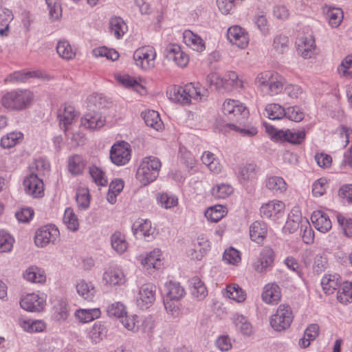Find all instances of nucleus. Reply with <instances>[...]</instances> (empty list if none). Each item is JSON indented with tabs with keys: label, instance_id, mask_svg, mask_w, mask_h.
<instances>
[{
	"label": "nucleus",
	"instance_id": "nucleus-1",
	"mask_svg": "<svg viewBox=\"0 0 352 352\" xmlns=\"http://www.w3.org/2000/svg\"><path fill=\"white\" fill-rule=\"evenodd\" d=\"M208 95V89L199 82H190L184 86L171 85L166 90V96L170 100L183 105L190 104L192 99L206 100Z\"/></svg>",
	"mask_w": 352,
	"mask_h": 352
},
{
	"label": "nucleus",
	"instance_id": "nucleus-2",
	"mask_svg": "<svg viewBox=\"0 0 352 352\" xmlns=\"http://www.w3.org/2000/svg\"><path fill=\"white\" fill-rule=\"evenodd\" d=\"M285 79L278 73L272 71H264L258 73L255 79L254 85L265 95L276 96L281 93Z\"/></svg>",
	"mask_w": 352,
	"mask_h": 352
},
{
	"label": "nucleus",
	"instance_id": "nucleus-3",
	"mask_svg": "<svg viewBox=\"0 0 352 352\" xmlns=\"http://www.w3.org/2000/svg\"><path fill=\"white\" fill-rule=\"evenodd\" d=\"M32 100L33 94L28 90H12L3 95L1 104L8 110L21 111L28 108Z\"/></svg>",
	"mask_w": 352,
	"mask_h": 352
},
{
	"label": "nucleus",
	"instance_id": "nucleus-4",
	"mask_svg": "<svg viewBox=\"0 0 352 352\" xmlns=\"http://www.w3.org/2000/svg\"><path fill=\"white\" fill-rule=\"evenodd\" d=\"M160 168L161 162L157 157H144L137 170L136 178L142 185L146 186L157 179Z\"/></svg>",
	"mask_w": 352,
	"mask_h": 352
},
{
	"label": "nucleus",
	"instance_id": "nucleus-5",
	"mask_svg": "<svg viewBox=\"0 0 352 352\" xmlns=\"http://www.w3.org/2000/svg\"><path fill=\"white\" fill-rule=\"evenodd\" d=\"M294 314L291 307L288 305H280L275 314L270 317V325L273 329L278 332L288 329L293 320Z\"/></svg>",
	"mask_w": 352,
	"mask_h": 352
},
{
	"label": "nucleus",
	"instance_id": "nucleus-6",
	"mask_svg": "<svg viewBox=\"0 0 352 352\" xmlns=\"http://www.w3.org/2000/svg\"><path fill=\"white\" fill-rule=\"evenodd\" d=\"M156 56V51L151 45L138 48L133 56L135 65L145 71L150 70L155 67Z\"/></svg>",
	"mask_w": 352,
	"mask_h": 352
},
{
	"label": "nucleus",
	"instance_id": "nucleus-7",
	"mask_svg": "<svg viewBox=\"0 0 352 352\" xmlns=\"http://www.w3.org/2000/svg\"><path fill=\"white\" fill-rule=\"evenodd\" d=\"M222 111L228 119L236 121L247 117L249 114L248 109L239 100L232 99H227L223 102Z\"/></svg>",
	"mask_w": 352,
	"mask_h": 352
},
{
	"label": "nucleus",
	"instance_id": "nucleus-8",
	"mask_svg": "<svg viewBox=\"0 0 352 352\" xmlns=\"http://www.w3.org/2000/svg\"><path fill=\"white\" fill-rule=\"evenodd\" d=\"M275 257L274 250L270 246H265L261 250L258 258L252 263V267L258 273H265L273 267Z\"/></svg>",
	"mask_w": 352,
	"mask_h": 352
},
{
	"label": "nucleus",
	"instance_id": "nucleus-9",
	"mask_svg": "<svg viewBox=\"0 0 352 352\" xmlns=\"http://www.w3.org/2000/svg\"><path fill=\"white\" fill-rule=\"evenodd\" d=\"M58 236L59 230L54 226H44L36 231L34 243L37 247L43 248L50 243H54Z\"/></svg>",
	"mask_w": 352,
	"mask_h": 352
},
{
	"label": "nucleus",
	"instance_id": "nucleus-10",
	"mask_svg": "<svg viewBox=\"0 0 352 352\" xmlns=\"http://www.w3.org/2000/svg\"><path fill=\"white\" fill-rule=\"evenodd\" d=\"M272 131L271 132L272 137L281 142H287L292 144H301L305 140L306 132L305 130H276L273 126H271Z\"/></svg>",
	"mask_w": 352,
	"mask_h": 352
},
{
	"label": "nucleus",
	"instance_id": "nucleus-11",
	"mask_svg": "<svg viewBox=\"0 0 352 352\" xmlns=\"http://www.w3.org/2000/svg\"><path fill=\"white\" fill-rule=\"evenodd\" d=\"M110 159L117 166H122L127 164L131 159L129 144L125 142L114 144L110 151Z\"/></svg>",
	"mask_w": 352,
	"mask_h": 352
},
{
	"label": "nucleus",
	"instance_id": "nucleus-12",
	"mask_svg": "<svg viewBox=\"0 0 352 352\" xmlns=\"http://www.w3.org/2000/svg\"><path fill=\"white\" fill-rule=\"evenodd\" d=\"M25 192L33 197L38 198L44 195V184L37 174L30 173L23 180Z\"/></svg>",
	"mask_w": 352,
	"mask_h": 352
},
{
	"label": "nucleus",
	"instance_id": "nucleus-13",
	"mask_svg": "<svg viewBox=\"0 0 352 352\" xmlns=\"http://www.w3.org/2000/svg\"><path fill=\"white\" fill-rule=\"evenodd\" d=\"M230 42L241 49L245 48L249 43V36L245 29L238 25L230 27L227 33Z\"/></svg>",
	"mask_w": 352,
	"mask_h": 352
},
{
	"label": "nucleus",
	"instance_id": "nucleus-14",
	"mask_svg": "<svg viewBox=\"0 0 352 352\" xmlns=\"http://www.w3.org/2000/svg\"><path fill=\"white\" fill-rule=\"evenodd\" d=\"M297 51L304 58H310L316 50L315 40L312 35L302 36L296 38Z\"/></svg>",
	"mask_w": 352,
	"mask_h": 352
},
{
	"label": "nucleus",
	"instance_id": "nucleus-15",
	"mask_svg": "<svg viewBox=\"0 0 352 352\" xmlns=\"http://www.w3.org/2000/svg\"><path fill=\"white\" fill-rule=\"evenodd\" d=\"M284 208L285 204L283 201L274 200L263 204L260 208V214L263 218L275 221L279 218Z\"/></svg>",
	"mask_w": 352,
	"mask_h": 352
},
{
	"label": "nucleus",
	"instance_id": "nucleus-16",
	"mask_svg": "<svg viewBox=\"0 0 352 352\" xmlns=\"http://www.w3.org/2000/svg\"><path fill=\"white\" fill-rule=\"evenodd\" d=\"M155 299V286L153 284L143 285L139 291V298L138 305L142 309L148 308Z\"/></svg>",
	"mask_w": 352,
	"mask_h": 352
},
{
	"label": "nucleus",
	"instance_id": "nucleus-17",
	"mask_svg": "<svg viewBox=\"0 0 352 352\" xmlns=\"http://www.w3.org/2000/svg\"><path fill=\"white\" fill-rule=\"evenodd\" d=\"M132 232L134 235L140 234L145 240L150 241L155 239L156 230L152 227L151 222L149 220H142L139 222H135L132 226Z\"/></svg>",
	"mask_w": 352,
	"mask_h": 352
},
{
	"label": "nucleus",
	"instance_id": "nucleus-18",
	"mask_svg": "<svg viewBox=\"0 0 352 352\" xmlns=\"http://www.w3.org/2000/svg\"><path fill=\"white\" fill-rule=\"evenodd\" d=\"M166 56L169 60H173L179 67L184 68L189 62L188 55L182 50L180 46L170 44L166 47Z\"/></svg>",
	"mask_w": 352,
	"mask_h": 352
},
{
	"label": "nucleus",
	"instance_id": "nucleus-19",
	"mask_svg": "<svg viewBox=\"0 0 352 352\" xmlns=\"http://www.w3.org/2000/svg\"><path fill=\"white\" fill-rule=\"evenodd\" d=\"M311 220L315 228L322 233L327 232L332 227V223L328 214L320 210L313 212Z\"/></svg>",
	"mask_w": 352,
	"mask_h": 352
},
{
	"label": "nucleus",
	"instance_id": "nucleus-20",
	"mask_svg": "<svg viewBox=\"0 0 352 352\" xmlns=\"http://www.w3.org/2000/svg\"><path fill=\"white\" fill-rule=\"evenodd\" d=\"M53 317L58 322L65 321L70 315V307L63 298H57L53 301Z\"/></svg>",
	"mask_w": 352,
	"mask_h": 352
},
{
	"label": "nucleus",
	"instance_id": "nucleus-21",
	"mask_svg": "<svg viewBox=\"0 0 352 352\" xmlns=\"http://www.w3.org/2000/svg\"><path fill=\"white\" fill-rule=\"evenodd\" d=\"M264 184L267 190L276 195L285 193L287 189V184L285 180L280 176L267 175Z\"/></svg>",
	"mask_w": 352,
	"mask_h": 352
},
{
	"label": "nucleus",
	"instance_id": "nucleus-22",
	"mask_svg": "<svg viewBox=\"0 0 352 352\" xmlns=\"http://www.w3.org/2000/svg\"><path fill=\"white\" fill-rule=\"evenodd\" d=\"M20 305L22 309L30 312L40 311L43 308V301L36 294H30L21 298Z\"/></svg>",
	"mask_w": 352,
	"mask_h": 352
},
{
	"label": "nucleus",
	"instance_id": "nucleus-23",
	"mask_svg": "<svg viewBox=\"0 0 352 352\" xmlns=\"http://www.w3.org/2000/svg\"><path fill=\"white\" fill-rule=\"evenodd\" d=\"M210 242L206 237L203 236H198L193 248L189 250V256L192 259L200 261L210 250Z\"/></svg>",
	"mask_w": 352,
	"mask_h": 352
},
{
	"label": "nucleus",
	"instance_id": "nucleus-24",
	"mask_svg": "<svg viewBox=\"0 0 352 352\" xmlns=\"http://www.w3.org/2000/svg\"><path fill=\"white\" fill-rule=\"evenodd\" d=\"M103 280L110 285H120L124 283L125 276L118 267H109L103 274Z\"/></svg>",
	"mask_w": 352,
	"mask_h": 352
},
{
	"label": "nucleus",
	"instance_id": "nucleus-25",
	"mask_svg": "<svg viewBox=\"0 0 352 352\" xmlns=\"http://www.w3.org/2000/svg\"><path fill=\"white\" fill-rule=\"evenodd\" d=\"M232 321L237 331L242 335L250 336L253 333V327L249 320L242 314H234L232 317Z\"/></svg>",
	"mask_w": 352,
	"mask_h": 352
},
{
	"label": "nucleus",
	"instance_id": "nucleus-26",
	"mask_svg": "<svg viewBox=\"0 0 352 352\" xmlns=\"http://www.w3.org/2000/svg\"><path fill=\"white\" fill-rule=\"evenodd\" d=\"M280 288L276 283L267 284L262 294V298L267 304L277 303L280 300Z\"/></svg>",
	"mask_w": 352,
	"mask_h": 352
},
{
	"label": "nucleus",
	"instance_id": "nucleus-27",
	"mask_svg": "<svg viewBox=\"0 0 352 352\" xmlns=\"http://www.w3.org/2000/svg\"><path fill=\"white\" fill-rule=\"evenodd\" d=\"M267 225L262 221H256L250 227V239L258 244L263 243L267 235Z\"/></svg>",
	"mask_w": 352,
	"mask_h": 352
},
{
	"label": "nucleus",
	"instance_id": "nucleus-28",
	"mask_svg": "<svg viewBox=\"0 0 352 352\" xmlns=\"http://www.w3.org/2000/svg\"><path fill=\"white\" fill-rule=\"evenodd\" d=\"M141 264L147 269H158L162 265L161 251L159 249L153 250L145 256H140Z\"/></svg>",
	"mask_w": 352,
	"mask_h": 352
},
{
	"label": "nucleus",
	"instance_id": "nucleus-29",
	"mask_svg": "<svg viewBox=\"0 0 352 352\" xmlns=\"http://www.w3.org/2000/svg\"><path fill=\"white\" fill-rule=\"evenodd\" d=\"M166 295L164 298L180 300L185 295L186 291L179 283L170 280L165 284Z\"/></svg>",
	"mask_w": 352,
	"mask_h": 352
},
{
	"label": "nucleus",
	"instance_id": "nucleus-30",
	"mask_svg": "<svg viewBox=\"0 0 352 352\" xmlns=\"http://www.w3.org/2000/svg\"><path fill=\"white\" fill-rule=\"evenodd\" d=\"M76 117V113L72 106L65 105L63 109L60 108L58 113L60 125L63 128L64 131L67 129V126L73 122Z\"/></svg>",
	"mask_w": 352,
	"mask_h": 352
},
{
	"label": "nucleus",
	"instance_id": "nucleus-31",
	"mask_svg": "<svg viewBox=\"0 0 352 352\" xmlns=\"http://www.w3.org/2000/svg\"><path fill=\"white\" fill-rule=\"evenodd\" d=\"M320 327L318 324H311L305 329L304 336L300 339L299 345L301 348L308 347L311 342L319 336Z\"/></svg>",
	"mask_w": 352,
	"mask_h": 352
},
{
	"label": "nucleus",
	"instance_id": "nucleus-32",
	"mask_svg": "<svg viewBox=\"0 0 352 352\" xmlns=\"http://www.w3.org/2000/svg\"><path fill=\"white\" fill-rule=\"evenodd\" d=\"M86 166V161L80 155H73L68 159V170L73 175L82 174Z\"/></svg>",
	"mask_w": 352,
	"mask_h": 352
},
{
	"label": "nucleus",
	"instance_id": "nucleus-33",
	"mask_svg": "<svg viewBox=\"0 0 352 352\" xmlns=\"http://www.w3.org/2000/svg\"><path fill=\"white\" fill-rule=\"evenodd\" d=\"M145 124L156 131H160L163 128V122L157 111L154 110H148L142 113Z\"/></svg>",
	"mask_w": 352,
	"mask_h": 352
},
{
	"label": "nucleus",
	"instance_id": "nucleus-34",
	"mask_svg": "<svg viewBox=\"0 0 352 352\" xmlns=\"http://www.w3.org/2000/svg\"><path fill=\"white\" fill-rule=\"evenodd\" d=\"M23 276L27 280L36 283H43L46 280L44 270L34 265L29 267Z\"/></svg>",
	"mask_w": 352,
	"mask_h": 352
},
{
	"label": "nucleus",
	"instance_id": "nucleus-35",
	"mask_svg": "<svg viewBox=\"0 0 352 352\" xmlns=\"http://www.w3.org/2000/svg\"><path fill=\"white\" fill-rule=\"evenodd\" d=\"M82 124L88 129H95L104 125V120L97 112L88 113L81 119Z\"/></svg>",
	"mask_w": 352,
	"mask_h": 352
},
{
	"label": "nucleus",
	"instance_id": "nucleus-36",
	"mask_svg": "<svg viewBox=\"0 0 352 352\" xmlns=\"http://www.w3.org/2000/svg\"><path fill=\"white\" fill-rule=\"evenodd\" d=\"M101 311L98 308L83 309L76 310V317L82 322H89L100 316Z\"/></svg>",
	"mask_w": 352,
	"mask_h": 352
},
{
	"label": "nucleus",
	"instance_id": "nucleus-37",
	"mask_svg": "<svg viewBox=\"0 0 352 352\" xmlns=\"http://www.w3.org/2000/svg\"><path fill=\"white\" fill-rule=\"evenodd\" d=\"M184 39L187 45L195 51L201 52L206 48L203 39L198 35L193 34L191 31L184 33Z\"/></svg>",
	"mask_w": 352,
	"mask_h": 352
},
{
	"label": "nucleus",
	"instance_id": "nucleus-38",
	"mask_svg": "<svg viewBox=\"0 0 352 352\" xmlns=\"http://www.w3.org/2000/svg\"><path fill=\"white\" fill-rule=\"evenodd\" d=\"M338 300L344 305L352 302V282L345 281L337 293Z\"/></svg>",
	"mask_w": 352,
	"mask_h": 352
},
{
	"label": "nucleus",
	"instance_id": "nucleus-39",
	"mask_svg": "<svg viewBox=\"0 0 352 352\" xmlns=\"http://www.w3.org/2000/svg\"><path fill=\"white\" fill-rule=\"evenodd\" d=\"M226 296L237 302H242L246 299V293L237 284L233 283L226 287Z\"/></svg>",
	"mask_w": 352,
	"mask_h": 352
},
{
	"label": "nucleus",
	"instance_id": "nucleus-40",
	"mask_svg": "<svg viewBox=\"0 0 352 352\" xmlns=\"http://www.w3.org/2000/svg\"><path fill=\"white\" fill-rule=\"evenodd\" d=\"M321 285L325 294H331L337 289L340 283L338 274L325 275L321 280Z\"/></svg>",
	"mask_w": 352,
	"mask_h": 352
},
{
	"label": "nucleus",
	"instance_id": "nucleus-41",
	"mask_svg": "<svg viewBox=\"0 0 352 352\" xmlns=\"http://www.w3.org/2000/svg\"><path fill=\"white\" fill-rule=\"evenodd\" d=\"M23 138L21 132L13 131L3 136L0 144L3 148H10L19 144Z\"/></svg>",
	"mask_w": 352,
	"mask_h": 352
},
{
	"label": "nucleus",
	"instance_id": "nucleus-42",
	"mask_svg": "<svg viewBox=\"0 0 352 352\" xmlns=\"http://www.w3.org/2000/svg\"><path fill=\"white\" fill-rule=\"evenodd\" d=\"M76 290L78 294L84 299L89 301L93 300L96 289L90 283H86L84 280L80 281L76 285Z\"/></svg>",
	"mask_w": 352,
	"mask_h": 352
},
{
	"label": "nucleus",
	"instance_id": "nucleus-43",
	"mask_svg": "<svg viewBox=\"0 0 352 352\" xmlns=\"http://www.w3.org/2000/svg\"><path fill=\"white\" fill-rule=\"evenodd\" d=\"M191 284L192 294L194 297L197 298L198 300H203L207 296V288L204 282H202L199 278L197 276L193 277L191 279Z\"/></svg>",
	"mask_w": 352,
	"mask_h": 352
},
{
	"label": "nucleus",
	"instance_id": "nucleus-44",
	"mask_svg": "<svg viewBox=\"0 0 352 352\" xmlns=\"http://www.w3.org/2000/svg\"><path fill=\"white\" fill-rule=\"evenodd\" d=\"M201 161L210 171L219 173L221 170V166L214 155L210 151H205L201 156Z\"/></svg>",
	"mask_w": 352,
	"mask_h": 352
},
{
	"label": "nucleus",
	"instance_id": "nucleus-45",
	"mask_svg": "<svg viewBox=\"0 0 352 352\" xmlns=\"http://www.w3.org/2000/svg\"><path fill=\"white\" fill-rule=\"evenodd\" d=\"M111 247L118 253H123L127 248L125 236L119 231L115 232L111 236Z\"/></svg>",
	"mask_w": 352,
	"mask_h": 352
},
{
	"label": "nucleus",
	"instance_id": "nucleus-46",
	"mask_svg": "<svg viewBox=\"0 0 352 352\" xmlns=\"http://www.w3.org/2000/svg\"><path fill=\"white\" fill-rule=\"evenodd\" d=\"M119 83L126 88H131L139 93L145 90V87L138 82L133 77L129 75H120L116 77Z\"/></svg>",
	"mask_w": 352,
	"mask_h": 352
},
{
	"label": "nucleus",
	"instance_id": "nucleus-47",
	"mask_svg": "<svg viewBox=\"0 0 352 352\" xmlns=\"http://www.w3.org/2000/svg\"><path fill=\"white\" fill-rule=\"evenodd\" d=\"M105 326L100 322H96L89 333V337L93 343L100 342L107 335Z\"/></svg>",
	"mask_w": 352,
	"mask_h": 352
},
{
	"label": "nucleus",
	"instance_id": "nucleus-48",
	"mask_svg": "<svg viewBox=\"0 0 352 352\" xmlns=\"http://www.w3.org/2000/svg\"><path fill=\"white\" fill-rule=\"evenodd\" d=\"M266 116L272 120H280L285 116V109L278 104H269L265 109Z\"/></svg>",
	"mask_w": 352,
	"mask_h": 352
},
{
	"label": "nucleus",
	"instance_id": "nucleus-49",
	"mask_svg": "<svg viewBox=\"0 0 352 352\" xmlns=\"http://www.w3.org/2000/svg\"><path fill=\"white\" fill-rule=\"evenodd\" d=\"M157 201L162 208L170 209L178 204V198L174 195L162 192L157 195Z\"/></svg>",
	"mask_w": 352,
	"mask_h": 352
},
{
	"label": "nucleus",
	"instance_id": "nucleus-50",
	"mask_svg": "<svg viewBox=\"0 0 352 352\" xmlns=\"http://www.w3.org/2000/svg\"><path fill=\"white\" fill-rule=\"evenodd\" d=\"M63 222L69 230L75 232L78 230V219L70 207L67 208L65 210Z\"/></svg>",
	"mask_w": 352,
	"mask_h": 352
},
{
	"label": "nucleus",
	"instance_id": "nucleus-51",
	"mask_svg": "<svg viewBox=\"0 0 352 352\" xmlns=\"http://www.w3.org/2000/svg\"><path fill=\"white\" fill-rule=\"evenodd\" d=\"M89 173L96 185L101 186L107 185L108 180L105 177V173L98 166L96 165L89 166Z\"/></svg>",
	"mask_w": 352,
	"mask_h": 352
},
{
	"label": "nucleus",
	"instance_id": "nucleus-52",
	"mask_svg": "<svg viewBox=\"0 0 352 352\" xmlns=\"http://www.w3.org/2000/svg\"><path fill=\"white\" fill-rule=\"evenodd\" d=\"M226 214L225 208L221 205H216L210 207L205 212V216L208 220L212 222L220 221Z\"/></svg>",
	"mask_w": 352,
	"mask_h": 352
},
{
	"label": "nucleus",
	"instance_id": "nucleus-53",
	"mask_svg": "<svg viewBox=\"0 0 352 352\" xmlns=\"http://www.w3.org/2000/svg\"><path fill=\"white\" fill-rule=\"evenodd\" d=\"M56 52L63 59L70 60L76 56V52L67 41H60L56 46Z\"/></svg>",
	"mask_w": 352,
	"mask_h": 352
},
{
	"label": "nucleus",
	"instance_id": "nucleus-54",
	"mask_svg": "<svg viewBox=\"0 0 352 352\" xmlns=\"http://www.w3.org/2000/svg\"><path fill=\"white\" fill-rule=\"evenodd\" d=\"M224 85L223 89H227L229 85L234 88H242L243 81L239 78L238 74L234 71H228L222 77Z\"/></svg>",
	"mask_w": 352,
	"mask_h": 352
},
{
	"label": "nucleus",
	"instance_id": "nucleus-55",
	"mask_svg": "<svg viewBox=\"0 0 352 352\" xmlns=\"http://www.w3.org/2000/svg\"><path fill=\"white\" fill-rule=\"evenodd\" d=\"M126 307L120 302H116L109 305L107 308V315L110 318L120 319L126 314Z\"/></svg>",
	"mask_w": 352,
	"mask_h": 352
},
{
	"label": "nucleus",
	"instance_id": "nucleus-56",
	"mask_svg": "<svg viewBox=\"0 0 352 352\" xmlns=\"http://www.w3.org/2000/svg\"><path fill=\"white\" fill-rule=\"evenodd\" d=\"M164 305L167 314L173 318H178L181 315L179 300L164 298Z\"/></svg>",
	"mask_w": 352,
	"mask_h": 352
},
{
	"label": "nucleus",
	"instance_id": "nucleus-57",
	"mask_svg": "<svg viewBox=\"0 0 352 352\" xmlns=\"http://www.w3.org/2000/svg\"><path fill=\"white\" fill-rule=\"evenodd\" d=\"M233 192V188L226 184H217L212 189V195L216 199H226Z\"/></svg>",
	"mask_w": 352,
	"mask_h": 352
},
{
	"label": "nucleus",
	"instance_id": "nucleus-58",
	"mask_svg": "<svg viewBox=\"0 0 352 352\" xmlns=\"http://www.w3.org/2000/svg\"><path fill=\"white\" fill-rule=\"evenodd\" d=\"M289 38L287 36L280 34L274 37L273 47L278 54H284L289 50Z\"/></svg>",
	"mask_w": 352,
	"mask_h": 352
},
{
	"label": "nucleus",
	"instance_id": "nucleus-59",
	"mask_svg": "<svg viewBox=\"0 0 352 352\" xmlns=\"http://www.w3.org/2000/svg\"><path fill=\"white\" fill-rule=\"evenodd\" d=\"M14 242V238L4 230L0 231V252L11 251Z\"/></svg>",
	"mask_w": 352,
	"mask_h": 352
},
{
	"label": "nucleus",
	"instance_id": "nucleus-60",
	"mask_svg": "<svg viewBox=\"0 0 352 352\" xmlns=\"http://www.w3.org/2000/svg\"><path fill=\"white\" fill-rule=\"evenodd\" d=\"M256 165L252 163L246 164L240 167L239 176L241 179L248 181L256 177Z\"/></svg>",
	"mask_w": 352,
	"mask_h": 352
},
{
	"label": "nucleus",
	"instance_id": "nucleus-61",
	"mask_svg": "<svg viewBox=\"0 0 352 352\" xmlns=\"http://www.w3.org/2000/svg\"><path fill=\"white\" fill-rule=\"evenodd\" d=\"M22 327L28 332L37 333L43 331L46 324L42 320H28L23 321Z\"/></svg>",
	"mask_w": 352,
	"mask_h": 352
},
{
	"label": "nucleus",
	"instance_id": "nucleus-62",
	"mask_svg": "<svg viewBox=\"0 0 352 352\" xmlns=\"http://www.w3.org/2000/svg\"><path fill=\"white\" fill-rule=\"evenodd\" d=\"M120 322L129 331L136 332L139 329L137 315L129 316L127 313L120 319Z\"/></svg>",
	"mask_w": 352,
	"mask_h": 352
},
{
	"label": "nucleus",
	"instance_id": "nucleus-63",
	"mask_svg": "<svg viewBox=\"0 0 352 352\" xmlns=\"http://www.w3.org/2000/svg\"><path fill=\"white\" fill-rule=\"evenodd\" d=\"M336 218L338 223L344 231V234L348 237H352V218H346L341 214H338Z\"/></svg>",
	"mask_w": 352,
	"mask_h": 352
},
{
	"label": "nucleus",
	"instance_id": "nucleus-64",
	"mask_svg": "<svg viewBox=\"0 0 352 352\" xmlns=\"http://www.w3.org/2000/svg\"><path fill=\"white\" fill-rule=\"evenodd\" d=\"M338 196L344 204L352 203V184L342 185L338 190Z\"/></svg>",
	"mask_w": 352,
	"mask_h": 352
}]
</instances>
